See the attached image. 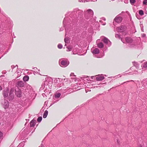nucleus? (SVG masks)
<instances>
[{"mask_svg": "<svg viewBox=\"0 0 147 147\" xmlns=\"http://www.w3.org/2000/svg\"><path fill=\"white\" fill-rule=\"evenodd\" d=\"M61 95V94L60 93H58L55 95V97L56 98H58L60 97Z\"/></svg>", "mask_w": 147, "mask_h": 147, "instance_id": "nucleus-20", "label": "nucleus"}, {"mask_svg": "<svg viewBox=\"0 0 147 147\" xmlns=\"http://www.w3.org/2000/svg\"><path fill=\"white\" fill-rule=\"evenodd\" d=\"M115 37L116 38H119V39H121V37L120 36V35L119 34H115Z\"/></svg>", "mask_w": 147, "mask_h": 147, "instance_id": "nucleus-25", "label": "nucleus"}, {"mask_svg": "<svg viewBox=\"0 0 147 147\" xmlns=\"http://www.w3.org/2000/svg\"><path fill=\"white\" fill-rule=\"evenodd\" d=\"M103 37L104 38L102 39V41L109 46H110L111 45V42L110 41L105 37Z\"/></svg>", "mask_w": 147, "mask_h": 147, "instance_id": "nucleus-3", "label": "nucleus"}, {"mask_svg": "<svg viewBox=\"0 0 147 147\" xmlns=\"http://www.w3.org/2000/svg\"><path fill=\"white\" fill-rule=\"evenodd\" d=\"M11 67H12V68L13 69V68H14V66H11Z\"/></svg>", "mask_w": 147, "mask_h": 147, "instance_id": "nucleus-34", "label": "nucleus"}, {"mask_svg": "<svg viewBox=\"0 0 147 147\" xmlns=\"http://www.w3.org/2000/svg\"><path fill=\"white\" fill-rule=\"evenodd\" d=\"M130 1L131 4H134L135 2V0H130Z\"/></svg>", "mask_w": 147, "mask_h": 147, "instance_id": "nucleus-28", "label": "nucleus"}, {"mask_svg": "<svg viewBox=\"0 0 147 147\" xmlns=\"http://www.w3.org/2000/svg\"><path fill=\"white\" fill-rule=\"evenodd\" d=\"M104 78V77L103 76L98 75L96 78V79L97 81H101L103 80Z\"/></svg>", "mask_w": 147, "mask_h": 147, "instance_id": "nucleus-11", "label": "nucleus"}, {"mask_svg": "<svg viewBox=\"0 0 147 147\" xmlns=\"http://www.w3.org/2000/svg\"><path fill=\"white\" fill-rule=\"evenodd\" d=\"M81 1H82V0H81V1H80V0H79V1H80V2H81Z\"/></svg>", "mask_w": 147, "mask_h": 147, "instance_id": "nucleus-40", "label": "nucleus"}, {"mask_svg": "<svg viewBox=\"0 0 147 147\" xmlns=\"http://www.w3.org/2000/svg\"><path fill=\"white\" fill-rule=\"evenodd\" d=\"M40 147H44V146L43 145H42Z\"/></svg>", "mask_w": 147, "mask_h": 147, "instance_id": "nucleus-32", "label": "nucleus"}, {"mask_svg": "<svg viewBox=\"0 0 147 147\" xmlns=\"http://www.w3.org/2000/svg\"><path fill=\"white\" fill-rule=\"evenodd\" d=\"M62 45L61 44H59L58 45V47L59 49H61L62 48Z\"/></svg>", "mask_w": 147, "mask_h": 147, "instance_id": "nucleus-26", "label": "nucleus"}, {"mask_svg": "<svg viewBox=\"0 0 147 147\" xmlns=\"http://www.w3.org/2000/svg\"><path fill=\"white\" fill-rule=\"evenodd\" d=\"M42 119V117H40L38 118L37 121L38 122H40L41 121Z\"/></svg>", "mask_w": 147, "mask_h": 147, "instance_id": "nucleus-22", "label": "nucleus"}, {"mask_svg": "<svg viewBox=\"0 0 147 147\" xmlns=\"http://www.w3.org/2000/svg\"><path fill=\"white\" fill-rule=\"evenodd\" d=\"M61 64L62 66L66 67L69 65V62L67 60H63L61 61Z\"/></svg>", "mask_w": 147, "mask_h": 147, "instance_id": "nucleus-6", "label": "nucleus"}, {"mask_svg": "<svg viewBox=\"0 0 147 147\" xmlns=\"http://www.w3.org/2000/svg\"><path fill=\"white\" fill-rule=\"evenodd\" d=\"M143 4L144 5H147V0H144L143 1Z\"/></svg>", "mask_w": 147, "mask_h": 147, "instance_id": "nucleus-27", "label": "nucleus"}, {"mask_svg": "<svg viewBox=\"0 0 147 147\" xmlns=\"http://www.w3.org/2000/svg\"><path fill=\"white\" fill-rule=\"evenodd\" d=\"M67 51H69L71 50L72 48L71 47L69 46L68 47H67Z\"/></svg>", "mask_w": 147, "mask_h": 147, "instance_id": "nucleus-21", "label": "nucleus"}, {"mask_svg": "<svg viewBox=\"0 0 147 147\" xmlns=\"http://www.w3.org/2000/svg\"><path fill=\"white\" fill-rule=\"evenodd\" d=\"M59 78H55V80L56 81H57V79H59Z\"/></svg>", "mask_w": 147, "mask_h": 147, "instance_id": "nucleus-33", "label": "nucleus"}, {"mask_svg": "<svg viewBox=\"0 0 147 147\" xmlns=\"http://www.w3.org/2000/svg\"><path fill=\"white\" fill-rule=\"evenodd\" d=\"M139 13L141 15H142L144 14L143 11L142 10H140L139 12Z\"/></svg>", "mask_w": 147, "mask_h": 147, "instance_id": "nucleus-23", "label": "nucleus"}, {"mask_svg": "<svg viewBox=\"0 0 147 147\" xmlns=\"http://www.w3.org/2000/svg\"><path fill=\"white\" fill-rule=\"evenodd\" d=\"M125 40L126 42L128 43H130L132 42L133 40L130 37H127L125 38Z\"/></svg>", "mask_w": 147, "mask_h": 147, "instance_id": "nucleus-10", "label": "nucleus"}, {"mask_svg": "<svg viewBox=\"0 0 147 147\" xmlns=\"http://www.w3.org/2000/svg\"><path fill=\"white\" fill-rule=\"evenodd\" d=\"M133 63L134 65L136 67H137L138 66V65L137 63H136L135 62H133Z\"/></svg>", "mask_w": 147, "mask_h": 147, "instance_id": "nucleus-24", "label": "nucleus"}, {"mask_svg": "<svg viewBox=\"0 0 147 147\" xmlns=\"http://www.w3.org/2000/svg\"><path fill=\"white\" fill-rule=\"evenodd\" d=\"M36 120L33 119L30 122V126L31 127H33L35 125Z\"/></svg>", "mask_w": 147, "mask_h": 147, "instance_id": "nucleus-13", "label": "nucleus"}, {"mask_svg": "<svg viewBox=\"0 0 147 147\" xmlns=\"http://www.w3.org/2000/svg\"><path fill=\"white\" fill-rule=\"evenodd\" d=\"M64 41L65 43H69L70 41L68 38H65L64 39Z\"/></svg>", "mask_w": 147, "mask_h": 147, "instance_id": "nucleus-19", "label": "nucleus"}, {"mask_svg": "<svg viewBox=\"0 0 147 147\" xmlns=\"http://www.w3.org/2000/svg\"><path fill=\"white\" fill-rule=\"evenodd\" d=\"M92 53L93 54H98L99 53V50L98 48H96L93 51Z\"/></svg>", "mask_w": 147, "mask_h": 147, "instance_id": "nucleus-14", "label": "nucleus"}, {"mask_svg": "<svg viewBox=\"0 0 147 147\" xmlns=\"http://www.w3.org/2000/svg\"><path fill=\"white\" fill-rule=\"evenodd\" d=\"M129 46L130 47H133L134 46H133V45H130Z\"/></svg>", "mask_w": 147, "mask_h": 147, "instance_id": "nucleus-31", "label": "nucleus"}, {"mask_svg": "<svg viewBox=\"0 0 147 147\" xmlns=\"http://www.w3.org/2000/svg\"><path fill=\"white\" fill-rule=\"evenodd\" d=\"M14 96V90L13 89H11L9 91V100H11L13 99Z\"/></svg>", "mask_w": 147, "mask_h": 147, "instance_id": "nucleus-2", "label": "nucleus"}, {"mask_svg": "<svg viewBox=\"0 0 147 147\" xmlns=\"http://www.w3.org/2000/svg\"><path fill=\"white\" fill-rule=\"evenodd\" d=\"M8 89H6V90H3V96L5 98L7 97L8 96Z\"/></svg>", "mask_w": 147, "mask_h": 147, "instance_id": "nucleus-8", "label": "nucleus"}, {"mask_svg": "<svg viewBox=\"0 0 147 147\" xmlns=\"http://www.w3.org/2000/svg\"><path fill=\"white\" fill-rule=\"evenodd\" d=\"M96 1V0H94L93 1Z\"/></svg>", "mask_w": 147, "mask_h": 147, "instance_id": "nucleus-37", "label": "nucleus"}, {"mask_svg": "<svg viewBox=\"0 0 147 147\" xmlns=\"http://www.w3.org/2000/svg\"><path fill=\"white\" fill-rule=\"evenodd\" d=\"M126 29V27L124 26H122L118 27L117 28V31L119 32H122Z\"/></svg>", "mask_w": 147, "mask_h": 147, "instance_id": "nucleus-4", "label": "nucleus"}, {"mask_svg": "<svg viewBox=\"0 0 147 147\" xmlns=\"http://www.w3.org/2000/svg\"><path fill=\"white\" fill-rule=\"evenodd\" d=\"M97 46L99 48H102L104 47V45L102 42H100L98 44Z\"/></svg>", "mask_w": 147, "mask_h": 147, "instance_id": "nucleus-16", "label": "nucleus"}, {"mask_svg": "<svg viewBox=\"0 0 147 147\" xmlns=\"http://www.w3.org/2000/svg\"><path fill=\"white\" fill-rule=\"evenodd\" d=\"M48 111L47 110H46L44 114H43V117L44 118H46L47 115H48Z\"/></svg>", "mask_w": 147, "mask_h": 147, "instance_id": "nucleus-15", "label": "nucleus"}, {"mask_svg": "<svg viewBox=\"0 0 147 147\" xmlns=\"http://www.w3.org/2000/svg\"><path fill=\"white\" fill-rule=\"evenodd\" d=\"M24 83H25L24 81H18L17 83V86L18 87H22L24 86Z\"/></svg>", "mask_w": 147, "mask_h": 147, "instance_id": "nucleus-7", "label": "nucleus"}, {"mask_svg": "<svg viewBox=\"0 0 147 147\" xmlns=\"http://www.w3.org/2000/svg\"><path fill=\"white\" fill-rule=\"evenodd\" d=\"M142 66L143 68H145L147 67V62L143 63Z\"/></svg>", "mask_w": 147, "mask_h": 147, "instance_id": "nucleus-18", "label": "nucleus"}, {"mask_svg": "<svg viewBox=\"0 0 147 147\" xmlns=\"http://www.w3.org/2000/svg\"><path fill=\"white\" fill-rule=\"evenodd\" d=\"M3 136V133H2L0 131V139Z\"/></svg>", "mask_w": 147, "mask_h": 147, "instance_id": "nucleus-29", "label": "nucleus"}, {"mask_svg": "<svg viewBox=\"0 0 147 147\" xmlns=\"http://www.w3.org/2000/svg\"><path fill=\"white\" fill-rule=\"evenodd\" d=\"M17 73H20V72L19 71H17Z\"/></svg>", "mask_w": 147, "mask_h": 147, "instance_id": "nucleus-35", "label": "nucleus"}, {"mask_svg": "<svg viewBox=\"0 0 147 147\" xmlns=\"http://www.w3.org/2000/svg\"><path fill=\"white\" fill-rule=\"evenodd\" d=\"M73 74H70V76H71L72 75H73Z\"/></svg>", "mask_w": 147, "mask_h": 147, "instance_id": "nucleus-38", "label": "nucleus"}, {"mask_svg": "<svg viewBox=\"0 0 147 147\" xmlns=\"http://www.w3.org/2000/svg\"><path fill=\"white\" fill-rule=\"evenodd\" d=\"M141 147V146H140V147Z\"/></svg>", "mask_w": 147, "mask_h": 147, "instance_id": "nucleus-41", "label": "nucleus"}, {"mask_svg": "<svg viewBox=\"0 0 147 147\" xmlns=\"http://www.w3.org/2000/svg\"><path fill=\"white\" fill-rule=\"evenodd\" d=\"M84 13L85 18L86 19H91L94 14L93 11L90 9L85 11Z\"/></svg>", "mask_w": 147, "mask_h": 147, "instance_id": "nucleus-1", "label": "nucleus"}, {"mask_svg": "<svg viewBox=\"0 0 147 147\" xmlns=\"http://www.w3.org/2000/svg\"><path fill=\"white\" fill-rule=\"evenodd\" d=\"M29 79V77L28 76H25L23 78V79L24 82L28 81Z\"/></svg>", "mask_w": 147, "mask_h": 147, "instance_id": "nucleus-17", "label": "nucleus"}, {"mask_svg": "<svg viewBox=\"0 0 147 147\" xmlns=\"http://www.w3.org/2000/svg\"><path fill=\"white\" fill-rule=\"evenodd\" d=\"M122 20V18L119 16H117L114 19L115 22L118 23H120Z\"/></svg>", "mask_w": 147, "mask_h": 147, "instance_id": "nucleus-5", "label": "nucleus"}, {"mask_svg": "<svg viewBox=\"0 0 147 147\" xmlns=\"http://www.w3.org/2000/svg\"><path fill=\"white\" fill-rule=\"evenodd\" d=\"M103 25H105V24H104Z\"/></svg>", "mask_w": 147, "mask_h": 147, "instance_id": "nucleus-39", "label": "nucleus"}, {"mask_svg": "<svg viewBox=\"0 0 147 147\" xmlns=\"http://www.w3.org/2000/svg\"><path fill=\"white\" fill-rule=\"evenodd\" d=\"M9 106V103L8 101L7 100H4V103L3 104V107L6 109Z\"/></svg>", "mask_w": 147, "mask_h": 147, "instance_id": "nucleus-9", "label": "nucleus"}, {"mask_svg": "<svg viewBox=\"0 0 147 147\" xmlns=\"http://www.w3.org/2000/svg\"><path fill=\"white\" fill-rule=\"evenodd\" d=\"M16 94L18 97H20L21 96L22 94L21 90L18 89V90L16 91Z\"/></svg>", "mask_w": 147, "mask_h": 147, "instance_id": "nucleus-12", "label": "nucleus"}, {"mask_svg": "<svg viewBox=\"0 0 147 147\" xmlns=\"http://www.w3.org/2000/svg\"><path fill=\"white\" fill-rule=\"evenodd\" d=\"M17 67V68H18V65H16V66L15 67Z\"/></svg>", "mask_w": 147, "mask_h": 147, "instance_id": "nucleus-36", "label": "nucleus"}, {"mask_svg": "<svg viewBox=\"0 0 147 147\" xmlns=\"http://www.w3.org/2000/svg\"><path fill=\"white\" fill-rule=\"evenodd\" d=\"M23 143H20L19 145L17 146V147H21V146L23 144Z\"/></svg>", "mask_w": 147, "mask_h": 147, "instance_id": "nucleus-30", "label": "nucleus"}]
</instances>
